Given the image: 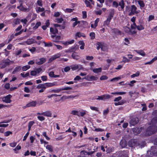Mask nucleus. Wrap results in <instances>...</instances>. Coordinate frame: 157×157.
Returning a JSON list of instances; mask_svg holds the SVG:
<instances>
[{
    "instance_id": "nucleus-32",
    "label": "nucleus",
    "mask_w": 157,
    "mask_h": 157,
    "mask_svg": "<svg viewBox=\"0 0 157 157\" xmlns=\"http://www.w3.org/2000/svg\"><path fill=\"white\" fill-rule=\"evenodd\" d=\"M138 2L139 4L140 5L141 8H143L144 7L145 4L143 1L141 0H139L138 1Z\"/></svg>"
},
{
    "instance_id": "nucleus-4",
    "label": "nucleus",
    "mask_w": 157,
    "mask_h": 157,
    "mask_svg": "<svg viewBox=\"0 0 157 157\" xmlns=\"http://www.w3.org/2000/svg\"><path fill=\"white\" fill-rule=\"evenodd\" d=\"M12 97V96L10 94H9L3 97L2 99L3 101L6 103H10L11 102V98Z\"/></svg>"
},
{
    "instance_id": "nucleus-62",
    "label": "nucleus",
    "mask_w": 157,
    "mask_h": 157,
    "mask_svg": "<svg viewBox=\"0 0 157 157\" xmlns=\"http://www.w3.org/2000/svg\"><path fill=\"white\" fill-rule=\"evenodd\" d=\"M82 14L83 18H86L87 17V14L86 11H82Z\"/></svg>"
},
{
    "instance_id": "nucleus-33",
    "label": "nucleus",
    "mask_w": 157,
    "mask_h": 157,
    "mask_svg": "<svg viewBox=\"0 0 157 157\" xmlns=\"http://www.w3.org/2000/svg\"><path fill=\"white\" fill-rule=\"evenodd\" d=\"M126 93V92H112L111 93V94H117V95H123L125 94Z\"/></svg>"
},
{
    "instance_id": "nucleus-54",
    "label": "nucleus",
    "mask_w": 157,
    "mask_h": 157,
    "mask_svg": "<svg viewBox=\"0 0 157 157\" xmlns=\"http://www.w3.org/2000/svg\"><path fill=\"white\" fill-rule=\"evenodd\" d=\"M108 78V77L106 75H102L100 78V79L101 80H106Z\"/></svg>"
},
{
    "instance_id": "nucleus-44",
    "label": "nucleus",
    "mask_w": 157,
    "mask_h": 157,
    "mask_svg": "<svg viewBox=\"0 0 157 157\" xmlns=\"http://www.w3.org/2000/svg\"><path fill=\"white\" fill-rule=\"evenodd\" d=\"M22 52L21 49H20L14 52V54L16 56H18Z\"/></svg>"
},
{
    "instance_id": "nucleus-37",
    "label": "nucleus",
    "mask_w": 157,
    "mask_h": 157,
    "mask_svg": "<svg viewBox=\"0 0 157 157\" xmlns=\"http://www.w3.org/2000/svg\"><path fill=\"white\" fill-rule=\"evenodd\" d=\"M87 112L86 110L82 109L80 113V116L82 117H83L86 114Z\"/></svg>"
},
{
    "instance_id": "nucleus-18",
    "label": "nucleus",
    "mask_w": 157,
    "mask_h": 157,
    "mask_svg": "<svg viewBox=\"0 0 157 157\" xmlns=\"http://www.w3.org/2000/svg\"><path fill=\"white\" fill-rule=\"evenodd\" d=\"M50 32L53 35H55L56 34H58V30L56 28H53L52 27L50 28Z\"/></svg>"
},
{
    "instance_id": "nucleus-46",
    "label": "nucleus",
    "mask_w": 157,
    "mask_h": 157,
    "mask_svg": "<svg viewBox=\"0 0 157 157\" xmlns=\"http://www.w3.org/2000/svg\"><path fill=\"white\" fill-rule=\"evenodd\" d=\"M90 37L91 39H94L95 38V34L94 33L91 32L90 34Z\"/></svg>"
},
{
    "instance_id": "nucleus-42",
    "label": "nucleus",
    "mask_w": 157,
    "mask_h": 157,
    "mask_svg": "<svg viewBox=\"0 0 157 157\" xmlns=\"http://www.w3.org/2000/svg\"><path fill=\"white\" fill-rule=\"evenodd\" d=\"M140 72L139 71H137L136 73L132 75L131 77L132 78H133L136 77H138L140 75Z\"/></svg>"
},
{
    "instance_id": "nucleus-10",
    "label": "nucleus",
    "mask_w": 157,
    "mask_h": 157,
    "mask_svg": "<svg viewBox=\"0 0 157 157\" xmlns=\"http://www.w3.org/2000/svg\"><path fill=\"white\" fill-rule=\"evenodd\" d=\"M22 28V26L21 25H20L16 29L15 31L16 32H17L19 31H20L18 32L17 33L14 34V36H17L18 35H20L22 33V32L23 31V30L22 29L20 30Z\"/></svg>"
},
{
    "instance_id": "nucleus-64",
    "label": "nucleus",
    "mask_w": 157,
    "mask_h": 157,
    "mask_svg": "<svg viewBox=\"0 0 157 157\" xmlns=\"http://www.w3.org/2000/svg\"><path fill=\"white\" fill-rule=\"evenodd\" d=\"M41 80L43 81H46L47 80V77L45 75H43L41 77Z\"/></svg>"
},
{
    "instance_id": "nucleus-49",
    "label": "nucleus",
    "mask_w": 157,
    "mask_h": 157,
    "mask_svg": "<svg viewBox=\"0 0 157 157\" xmlns=\"http://www.w3.org/2000/svg\"><path fill=\"white\" fill-rule=\"evenodd\" d=\"M61 56V53H58L56 54V55L52 56L53 57V58H54V59H56L57 58H59V57Z\"/></svg>"
},
{
    "instance_id": "nucleus-47",
    "label": "nucleus",
    "mask_w": 157,
    "mask_h": 157,
    "mask_svg": "<svg viewBox=\"0 0 157 157\" xmlns=\"http://www.w3.org/2000/svg\"><path fill=\"white\" fill-rule=\"evenodd\" d=\"M33 40L31 39H28L26 42V43L28 45H30L33 43Z\"/></svg>"
},
{
    "instance_id": "nucleus-57",
    "label": "nucleus",
    "mask_w": 157,
    "mask_h": 157,
    "mask_svg": "<svg viewBox=\"0 0 157 157\" xmlns=\"http://www.w3.org/2000/svg\"><path fill=\"white\" fill-rule=\"evenodd\" d=\"M124 40L125 42L124 43V44L125 45H127L128 44L130 43V41L128 39V38H126L124 39Z\"/></svg>"
},
{
    "instance_id": "nucleus-63",
    "label": "nucleus",
    "mask_w": 157,
    "mask_h": 157,
    "mask_svg": "<svg viewBox=\"0 0 157 157\" xmlns=\"http://www.w3.org/2000/svg\"><path fill=\"white\" fill-rule=\"evenodd\" d=\"M18 9L21 11H23L25 12L27 10L26 7H24L23 6H21V7H20L19 9Z\"/></svg>"
},
{
    "instance_id": "nucleus-3",
    "label": "nucleus",
    "mask_w": 157,
    "mask_h": 157,
    "mask_svg": "<svg viewBox=\"0 0 157 157\" xmlns=\"http://www.w3.org/2000/svg\"><path fill=\"white\" fill-rule=\"evenodd\" d=\"M72 88L71 87H67L64 88H60L57 89H52L49 91V92L54 93H59L62 90H71Z\"/></svg>"
},
{
    "instance_id": "nucleus-19",
    "label": "nucleus",
    "mask_w": 157,
    "mask_h": 157,
    "mask_svg": "<svg viewBox=\"0 0 157 157\" xmlns=\"http://www.w3.org/2000/svg\"><path fill=\"white\" fill-rule=\"evenodd\" d=\"M134 51L142 56H144L146 55L145 52L142 50H135Z\"/></svg>"
},
{
    "instance_id": "nucleus-35",
    "label": "nucleus",
    "mask_w": 157,
    "mask_h": 157,
    "mask_svg": "<svg viewBox=\"0 0 157 157\" xmlns=\"http://www.w3.org/2000/svg\"><path fill=\"white\" fill-rule=\"evenodd\" d=\"M103 97V100H105L106 99L109 98L111 96L109 94H105L102 95Z\"/></svg>"
},
{
    "instance_id": "nucleus-24",
    "label": "nucleus",
    "mask_w": 157,
    "mask_h": 157,
    "mask_svg": "<svg viewBox=\"0 0 157 157\" xmlns=\"http://www.w3.org/2000/svg\"><path fill=\"white\" fill-rule=\"evenodd\" d=\"M113 12H111L110 13L109 15L108 16V17L106 20H107L108 21L110 22L112 18L113 17Z\"/></svg>"
},
{
    "instance_id": "nucleus-59",
    "label": "nucleus",
    "mask_w": 157,
    "mask_h": 157,
    "mask_svg": "<svg viewBox=\"0 0 157 157\" xmlns=\"http://www.w3.org/2000/svg\"><path fill=\"white\" fill-rule=\"evenodd\" d=\"M21 75L23 77L25 78L29 75V72H27L25 74L23 73H21Z\"/></svg>"
},
{
    "instance_id": "nucleus-60",
    "label": "nucleus",
    "mask_w": 157,
    "mask_h": 157,
    "mask_svg": "<svg viewBox=\"0 0 157 157\" xmlns=\"http://www.w3.org/2000/svg\"><path fill=\"white\" fill-rule=\"evenodd\" d=\"M20 21L21 20L20 19L18 18H17L15 20L14 22L15 25H18L20 24Z\"/></svg>"
},
{
    "instance_id": "nucleus-39",
    "label": "nucleus",
    "mask_w": 157,
    "mask_h": 157,
    "mask_svg": "<svg viewBox=\"0 0 157 157\" xmlns=\"http://www.w3.org/2000/svg\"><path fill=\"white\" fill-rule=\"evenodd\" d=\"M43 43L44 44L45 47H50L52 46V43L49 42V43H47L44 41L43 42Z\"/></svg>"
},
{
    "instance_id": "nucleus-5",
    "label": "nucleus",
    "mask_w": 157,
    "mask_h": 157,
    "mask_svg": "<svg viewBox=\"0 0 157 157\" xmlns=\"http://www.w3.org/2000/svg\"><path fill=\"white\" fill-rule=\"evenodd\" d=\"M147 153L148 155L154 156H157V151H156V149L154 147H151V150L150 151H147Z\"/></svg>"
},
{
    "instance_id": "nucleus-12",
    "label": "nucleus",
    "mask_w": 157,
    "mask_h": 157,
    "mask_svg": "<svg viewBox=\"0 0 157 157\" xmlns=\"http://www.w3.org/2000/svg\"><path fill=\"white\" fill-rule=\"evenodd\" d=\"M45 84L46 88L58 86L57 82H56L52 83L47 82L45 83Z\"/></svg>"
},
{
    "instance_id": "nucleus-7",
    "label": "nucleus",
    "mask_w": 157,
    "mask_h": 157,
    "mask_svg": "<svg viewBox=\"0 0 157 157\" xmlns=\"http://www.w3.org/2000/svg\"><path fill=\"white\" fill-rule=\"evenodd\" d=\"M51 37L52 39V41L54 42L58 43L59 42V40L60 39L61 37L60 36L52 35Z\"/></svg>"
},
{
    "instance_id": "nucleus-34",
    "label": "nucleus",
    "mask_w": 157,
    "mask_h": 157,
    "mask_svg": "<svg viewBox=\"0 0 157 157\" xmlns=\"http://www.w3.org/2000/svg\"><path fill=\"white\" fill-rule=\"evenodd\" d=\"M78 111L75 110L71 111V114L73 115H77L78 116H79V115H78Z\"/></svg>"
},
{
    "instance_id": "nucleus-1",
    "label": "nucleus",
    "mask_w": 157,
    "mask_h": 157,
    "mask_svg": "<svg viewBox=\"0 0 157 157\" xmlns=\"http://www.w3.org/2000/svg\"><path fill=\"white\" fill-rule=\"evenodd\" d=\"M157 132V126L155 125L150 126L148 127L146 130L145 135L150 136Z\"/></svg>"
},
{
    "instance_id": "nucleus-51",
    "label": "nucleus",
    "mask_w": 157,
    "mask_h": 157,
    "mask_svg": "<svg viewBox=\"0 0 157 157\" xmlns=\"http://www.w3.org/2000/svg\"><path fill=\"white\" fill-rule=\"evenodd\" d=\"M13 133L12 132L10 131H8L4 133V136H8L10 134L12 135Z\"/></svg>"
},
{
    "instance_id": "nucleus-17",
    "label": "nucleus",
    "mask_w": 157,
    "mask_h": 157,
    "mask_svg": "<svg viewBox=\"0 0 157 157\" xmlns=\"http://www.w3.org/2000/svg\"><path fill=\"white\" fill-rule=\"evenodd\" d=\"M120 145L122 148H124L127 146V142L125 140H121L120 142Z\"/></svg>"
},
{
    "instance_id": "nucleus-9",
    "label": "nucleus",
    "mask_w": 157,
    "mask_h": 157,
    "mask_svg": "<svg viewBox=\"0 0 157 157\" xmlns=\"http://www.w3.org/2000/svg\"><path fill=\"white\" fill-rule=\"evenodd\" d=\"M131 10L128 15L129 16H131L134 15L136 13L137 8L134 5H132L131 6Z\"/></svg>"
},
{
    "instance_id": "nucleus-29",
    "label": "nucleus",
    "mask_w": 157,
    "mask_h": 157,
    "mask_svg": "<svg viewBox=\"0 0 157 157\" xmlns=\"http://www.w3.org/2000/svg\"><path fill=\"white\" fill-rule=\"evenodd\" d=\"M92 70L94 72L98 73L101 72V71L102 68L101 67H100L98 68H94Z\"/></svg>"
},
{
    "instance_id": "nucleus-25",
    "label": "nucleus",
    "mask_w": 157,
    "mask_h": 157,
    "mask_svg": "<svg viewBox=\"0 0 157 157\" xmlns=\"http://www.w3.org/2000/svg\"><path fill=\"white\" fill-rule=\"evenodd\" d=\"M132 132L135 134L137 135L140 133V131L138 128H136L133 129Z\"/></svg>"
},
{
    "instance_id": "nucleus-22",
    "label": "nucleus",
    "mask_w": 157,
    "mask_h": 157,
    "mask_svg": "<svg viewBox=\"0 0 157 157\" xmlns=\"http://www.w3.org/2000/svg\"><path fill=\"white\" fill-rule=\"evenodd\" d=\"M21 66H17L16 67L12 72V74H14L16 72L19 71L21 70Z\"/></svg>"
},
{
    "instance_id": "nucleus-14",
    "label": "nucleus",
    "mask_w": 157,
    "mask_h": 157,
    "mask_svg": "<svg viewBox=\"0 0 157 157\" xmlns=\"http://www.w3.org/2000/svg\"><path fill=\"white\" fill-rule=\"evenodd\" d=\"M75 40H74L72 39L70 40H68L66 42H63V41H61V43L64 45H68L74 43Z\"/></svg>"
},
{
    "instance_id": "nucleus-8",
    "label": "nucleus",
    "mask_w": 157,
    "mask_h": 157,
    "mask_svg": "<svg viewBox=\"0 0 157 157\" xmlns=\"http://www.w3.org/2000/svg\"><path fill=\"white\" fill-rule=\"evenodd\" d=\"M128 145L131 147H133L137 146V143L134 140H131L128 142Z\"/></svg>"
},
{
    "instance_id": "nucleus-58",
    "label": "nucleus",
    "mask_w": 157,
    "mask_h": 157,
    "mask_svg": "<svg viewBox=\"0 0 157 157\" xmlns=\"http://www.w3.org/2000/svg\"><path fill=\"white\" fill-rule=\"evenodd\" d=\"M94 59V57L92 56H87L86 57V59L87 60H92Z\"/></svg>"
},
{
    "instance_id": "nucleus-48",
    "label": "nucleus",
    "mask_w": 157,
    "mask_h": 157,
    "mask_svg": "<svg viewBox=\"0 0 157 157\" xmlns=\"http://www.w3.org/2000/svg\"><path fill=\"white\" fill-rule=\"evenodd\" d=\"M123 61L124 63L126 62L128 63L130 61V59H127L126 57L123 56Z\"/></svg>"
},
{
    "instance_id": "nucleus-61",
    "label": "nucleus",
    "mask_w": 157,
    "mask_h": 157,
    "mask_svg": "<svg viewBox=\"0 0 157 157\" xmlns=\"http://www.w3.org/2000/svg\"><path fill=\"white\" fill-rule=\"evenodd\" d=\"M42 0H38L37 1L36 4L38 6H42Z\"/></svg>"
},
{
    "instance_id": "nucleus-26",
    "label": "nucleus",
    "mask_w": 157,
    "mask_h": 157,
    "mask_svg": "<svg viewBox=\"0 0 157 157\" xmlns=\"http://www.w3.org/2000/svg\"><path fill=\"white\" fill-rule=\"evenodd\" d=\"M121 6L122 10H124V7L125 3L123 0H121L119 3L118 6Z\"/></svg>"
},
{
    "instance_id": "nucleus-31",
    "label": "nucleus",
    "mask_w": 157,
    "mask_h": 157,
    "mask_svg": "<svg viewBox=\"0 0 157 157\" xmlns=\"http://www.w3.org/2000/svg\"><path fill=\"white\" fill-rule=\"evenodd\" d=\"M36 11L38 13L40 12H43L45 11V9L43 7L40 8V7H38L36 9Z\"/></svg>"
},
{
    "instance_id": "nucleus-27",
    "label": "nucleus",
    "mask_w": 157,
    "mask_h": 157,
    "mask_svg": "<svg viewBox=\"0 0 157 157\" xmlns=\"http://www.w3.org/2000/svg\"><path fill=\"white\" fill-rule=\"evenodd\" d=\"M43 115L48 117H51L52 116V113L50 111H48L43 112Z\"/></svg>"
},
{
    "instance_id": "nucleus-56",
    "label": "nucleus",
    "mask_w": 157,
    "mask_h": 157,
    "mask_svg": "<svg viewBox=\"0 0 157 157\" xmlns=\"http://www.w3.org/2000/svg\"><path fill=\"white\" fill-rule=\"evenodd\" d=\"M122 99V97L121 96H119L118 97L115 98L114 100V101L118 102L121 100Z\"/></svg>"
},
{
    "instance_id": "nucleus-15",
    "label": "nucleus",
    "mask_w": 157,
    "mask_h": 157,
    "mask_svg": "<svg viewBox=\"0 0 157 157\" xmlns=\"http://www.w3.org/2000/svg\"><path fill=\"white\" fill-rule=\"evenodd\" d=\"M37 103L36 101H33L28 103L27 104L29 107H35L36 106Z\"/></svg>"
},
{
    "instance_id": "nucleus-21",
    "label": "nucleus",
    "mask_w": 157,
    "mask_h": 157,
    "mask_svg": "<svg viewBox=\"0 0 157 157\" xmlns=\"http://www.w3.org/2000/svg\"><path fill=\"white\" fill-rule=\"evenodd\" d=\"M40 61L36 62V63L38 65H41L45 63L46 61V59L45 58H42L40 59Z\"/></svg>"
},
{
    "instance_id": "nucleus-55",
    "label": "nucleus",
    "mask_w": 157,
    "mask_h": 157,
    "mask_svg": "<svg viewBox=\"0 0 157 157\" xmlns=\"http://www.w3.org/2000/svg\"><path fill=\"white\" fill-rule=\"evenodd\" d=\"M96 45H97V49L98 50H99L100 48H101V42H97L96 43Z\"/></svg>"
},
{
    "instance_id": "nucleus-40",
    "label": "nucleus",
    "mask_w": 157,
    "mask_h": 157,
    "mask_svg": "<svg viewBox=\"0 0 157 157\" xmlns=\"http://www.w3.org/2000/svg\"><path fill=\"white\" fill-rule=\"evenodd\" d=\"M46 148L49 150L50 152H52L53 151L52 147L49 145H48L46 146Z\"/></svg>"
},
{
    "instance_id": "nucleus-16",
    "label": "nucleus",
    "mask_w": 157,
    "mask_h": 157,
    "mask_svg": "<svg viewBox=\"0 0 157 157\" xmlns=\"http://www.w3.org/2000/svg\"><path fill=\"white\" fill-rule=\"evenodd\" d=\"M126 102V101L124 99L118 102H115L114 104L115 106H117L119 105H122L124 104Z\"/></svg>"
},
{
    "instance_id": "nucleus-45",
    "label": "nucleus",
    "mask_w": 157,
    "mask_h": 157,
    "mask_svg": "<svg viewBox=\"0 0 157 157\" xmlns=\"http://www.w3.org/2000/svg\"><path fill=\"white\" fill-rule=\"evenodd\" d=\"M85 3L86 5V6L87 7H89L91 8L92 7L90 4V2L87 0H85Z\"/></svg>"
},
{
    "instance_id": "nucleus-11",
    "label": "nucleus",
    "mask_w": 157,
    "mask_h": 157,
    "mask_svg": "<svg viewBox=\"0 0 157 157\" xmlns=\"http://www.w3.org/2000/svg\"><path fill=\"white\" fill-rule=\"evenodd\" d=\"M108 49V46L107 44L103 42H101V50L105 52Z\"/></svg>"
},
{
    "instance_id": "nucleus-2",
    "label": "nucleus",
    "mask_w": 157,
    "mask_h": 157,
    "mask_svg": "<svg viewBox=\"0 0 157 157\" xmlns=\"http://www.w3.org/2000/svg\"><path fill=\"white\" fill-rule=\"evenodd\" d=\"M3 64H2L1 67V68L2 69L4 68L6 66L13 63L14 61L10 60L9 59H7L3 61Z\"/></svg>"
},
{
    "instance_id": "nucleus-52",
    "label": "nucleus",
    "mask_w": 157,
    "mask_h": 157,
    "mask_svg": "<svg viewBox=\"0 0 157 157\" xmlns=\"http://www.w3.org/2000/svg\"><path fill=\"white\" fill-rule=\"evenodd\" d=\"M155 18V17L153 15H150L148 18V21H151L154 20Z\"/></svg>"
},
{
    "instance_id": "nucleus-50",
    "label": "nucleus",
    "mask_w": 157,
    "mask_h": 157,
    "mask_svg": "<svg viewBox=\"0 0 157 157\" xmlns=\"http://www.w3.org/2000/svg\"><path fill=\"white\" fill-rule=\"evenodd\" d=\"M56 22L58 23H61L63 21L62 17L60 18H57L56 19Z\"/></svg>"
},
{
    "instance_id": "nucleus-28",
    "label": "nucleus",
    "mask_w": 157,
    "mask_h": 157,
    "mask_svg": "<svg viewBox=\"0 0 157 157\" xmlns=\"http://www.w3.org/2000/svg\"><path fill=\"white\" fill-rule=\"evenodd\" d=\"M146 144L145 141H142L140 143H137V146L140 147L141 148L144 147Z\"/></svg>"
},
{
    "instance_id": "nucleus-53",
    "label": "nucleus",
    "mask_w": 157,
    "mask_h": 157,
    "mask_svg": "<svg viewBox=\"0 0 157 157\" xmlns=\"http://www.w3.org/2000/svg\"><path fill=\"white\" fill-rule=\"evenodd\" d=\"M112 6L113 7L117 8L118 6V3L115 1H114L112 3Z\"/></svg>"
},
{
    "instance_id": "nucleus-43",
    "label": "nucleus",
    "mask_w": 157,
    "mask_h": 157,
    "mask_svg": "<svg viewBox=\"0 0 157 157\" xmlns=\"http://www.w3.org/2000/svg\"><path fill=\"white\" fill-rule=\"evenodd\" d=\"M136 28L138 30L141 31L144 29V27L142 25H137Z\"/></svg>"
},
{
    "instance_id": "nucleus-30",
    "label": "nucleus",
    "mask_w": 157,
    "mask_h": 157,
    "mask_svg": "<svg viewBox=\"0 0 157 157\" xmlns=\"http://www.w3.org/2000/svg\"><path fill=\"white\" fill-rule=\"evenodd\" d=\"M71 67L72 71H75L79 68V66L78 65H73L71 66Z\"/></svg>"
},
{
    "instance_id": "nucleus-38",
    "label": "nucleus",
    "mask_w": 157,
    "mask_h": 157,
    "mask_svg": "<svg viewBox=\"0 0 157 157\" xmlns=\"http://www.w3.org/2000/svg\"><path fill=\"white\" fill-rule=\"evenodd\" d=\"M41 24V23L40 21L37 22L36 24L33 27V29H36L39 27Z\"/></svg>"
},
{
    "instance_id": "nucleus-41",
    "label": "nucleus",
    "mask_w": 157,
    "mask_h": 157,
    "mask_svg": "<svg viewBox=\"0 0 157 157\" xmlns=\"http://www.w3.org/2000/svg\"><path fill=\"white\" fill-rule=\"evenodd\" d=\"M30 67V66L29 65L25 66L22 67V70L23 71H26L29 69Z\"/></svg>"
},
{
    "instance_id": "nucleus-20",
    "label": "nucleus",
    "mask_w": 157,
    "mask_h": 157,
    "mask_svg": "<svg viewBox=\"0 0 157 157\" xmlns=\"http://www.w3.org/2000/svg\"><path fill=\"white\" fill-rule=\"evenodd\" d=\"M71 57L73 59L76 60H78L80 58L79 56L78 55L77 53L75 52L72 53Z\"/></svg>"
},
{
    "instance_id": "nucleus-6",
    "label": "nucleus",
    "mask_w": 157,
    "mask_h": 157,
    "mask_svg": "<svg viewBox=\"0 0 157 157\" xmlns=\"http://www.w3.org/2000/svg\"><path fill=\"white\" fill-rule=\"evenodd\" d=\"M139 121V119L136 117L132 118L130 121V124L132 126H134L137 124Z\"/></svg>"
},
{
    "instance_id": "nucleus-23",
    "label": "nucleus",
    "mask_w": 157,
    "mask_h": 157,
    "mask_svg": "<svg viewBox=\"0 0 157 157\" xmlns=\"http://www.w3.org/2000/svg\"><path fill=\"white\" fill-rule=\"evenodd\" d=\"M75 51V47H72L71 48L65 50V52L66 53L68 52H74Z\"/></svg>"
},
{
    "instance_id": "nucleus-13",
    "label": "nucleus",
    "mask_w": 157,
    "mask_h": 157,
    "mask_svg": "<svg viewBox=\"0 0 157 157\" xmlns=\"http://www.w3.org/2000/svg\"><path fill=\"white\" fill-rule=\"evenodd\" d=\"M112 33L116 35H121V32L117 28H113L112 29Z\"/></svg>"
},
{
    "instance_id": "nucleus-36",
    "label": "nucleus",
    "mask_w": 157,
    "mask_h": 157,
    "mask_svg": "<svg viewBox=\"0 0 157 157\" xmlns=\"http://www.w3.org/2000/svg\"><path fill=\"white\" fill-rule=\"evenodd\" d=\"M130 29H131L129 27L127 26H125L124 28V32L128 34H129Z\"/></svg>"
}]
</instances>
